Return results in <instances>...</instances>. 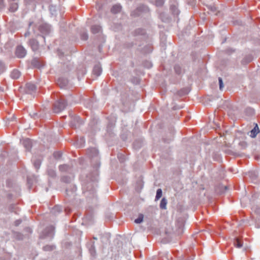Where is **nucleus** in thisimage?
<instances>
[{
  "label": "nucleus",
  "mask_w": 260,
  "mask_h": 260,
  "mask_svg": "<svg viewBox=\"0 0 260 260\" xmlns=\"http://www.w3.org/2000/svg\"><path fill=\"white\" fill-rule=\"evenodd\" d=\"M188 90L187 89H182L179 91H178V94L179 95V96H183V95H184L185 94H187L188 93Z\"/></svg>",
  "instance_id": "obj_40"
},
{
  "label": "nucleus",
  "mask_w": 260,
  "mask_h": 260,
  "mask_svg": "<svg viewBox=\"0 0 260 260\" xmlns=\"http://www.w3.org/2000/svg\"><path fill=\"white\" fill-rule=\"evenodd\" d=\"M171 10L173 12V13L174 14V15H178L179 14V11L177 9V8L175 6H172L171 7Z\"/></svg>",
  "instance_id": "obj_42"
},
{
  "label": "nucleus",
  "mask_w": 260,
  "mask_h": 260,
  "mask_svg": "<svg viewBox=\"0 0 260 260\" xmlns=\"http://www.w3.org/2000/svg\"><path fill=\"white\" fill-rule=\"evenodd\" d=\"M5 71V66L4 63L0 61V75Z\"/></svg>",
  "instance_id": "obj_48"
},
{
  "label": "nucleus",
  "mask_w": 260,
  "mask_h": 260,
  "mask_svg": "<svg viewBox=\"0 0 260 260\" xmlns=\"http://www.w3.org/2000/svg\"><path fill=\"white\" fill-rule=\"evenodd\" d=\"M31 64L36 68H41L44 66V63L39 58H34L31 61Z\"/></svg>",
  "instance_id": "obj_9"
},
{
  "label": "nucleus",
  "mask_w": 260,
  "mask_h": 260,
  "mask_svg": "<svg viewBox=\"0 0 260 260\" xmlns=\"http://www.w3.org/2000/svg\"><path fill=\"white\" fill-rule=\"evenodd\" d=\"M13 237L18 240H22L23 239V235L19 232H15L13 234Z\"/></svg>",
  "instance_id": "obj_28"
},
{
  "label": "nucleus",
  "mask_w": 260,
  "mask_h": 260,
  "mask_svg": "<svg viewBox=\"0 0 260 260\" xmlns=\"http://www.w3.org/2000/svg\"><path fill=\"white\" fill-rule=\"evenodd\" d=\"M26 88L27 92L29 93L35 91L36 89V86L35 84L31 83H28L26 84Z\"/></svg>",
  "instance_id": "obj_14"
},
{
  "label": "nucleus",
  "mask_w": 260,
  "mask_h": 260,
  "mask_svg": "<svg viewBox=\"0 0 260 260\" xmlns=\"http://www.w3.org/2000/svg\"><path fill=\"white\" fill-rule=\"evenodd\" d=\"M62 181L69 183L71 182L72 179L68 176H63L61 178Z\"/></svg>",
  "instance_id": "obj_41"
},
{
  "label": "nucleus",
  "mask_w": 260,
  "mask_h": 260,
  "mask_svg": "<svg viewBox=\"0 0 260 260\" xmlns=\"http://www.w3.org/2000/svg\"><path fill=\"white\" fill-rule=\"evenodd\" d=\"M162 196V190L160 188H158L156 190V194L155 196V200H159Z\"/></svg>",
  "instance_id": "obj_34"
},
{
  "label": "nucleus",
  "mask_w": 260,
  "mask_h": 260,
  "mask_svg": "<svg viewBox=\"0 0 260 260\" xmlns=\"http://www.w3.org/2000/svg\"><path fill=\"white\" fill-rule=\"evenodd\" d=\"M88 155L90 157L95 158V161L99 160V151L95 148H92L88 150Z\"/></svg>",
  "instance_id": "obj_7"
},
{
  "label": "nucleus",
  "mask_w": 260,
  "mask_h": 260,
  "mask_svg": "<svg viewBox=\"0 0 260 260\" xmlns=\"http://www.w3.org/2000/svg\"><path fill=\"white\" fill-rule=\"evenodd\" d=\"M175 73L178 75H181L183 72V70L179 64H175L174 66Z\"/></svg>",
  "instance_id": "obj_31"
},
{
  "label": "nucleus",
  "mask_w": 260,
  "mask_h": 260,
  "mask_svg": "<svg viewBox=\"0 0 260 260\" xmlns=\"http://www.w3.org/2000/svg\"><path fill=\"white\" fill-rule=\"evenodd\" d=\"M81 119L79 117H75L74 119V120L72 121L71 122V125L72 127L76 128L77 124L75 123V122H77V123L80 124Z\"/></svg>",
  "instance_id": "obj_29"
},
{
  "label": "nucleus",
  "mask_w": 260,
  "mask_h": 260,
  "mask_svg": "<svg viewBox=\"0 0 260 260\" xmlns=\"http://www.w3.org/2000/svg\"><path fill=\"white\" fill-rule=\"evenodd\" d=\"M32 32H34V34H37L34 29V23L30 22L29 23V26L27 31L25 33L24 36L25 37L28 36L30 35Z\"/></svg>",
  "instance_id": "obj_12"
},
{
  "label": "nucleus",
  "mask_w": 260,
  "mask_h": 260,
  "mask_svg": "<svg viewBox=\"0 0 260 260\" xmlns=\"http://www.w3.org/2000/svg\"><path fill=\"white\" fill-rule=\"evenodd\" d=\"M223 187L224 188V190H226L228 189V187L226 186H224Z\"/></svg>",
  "instance_id": "obj_57"
},
{
  "label": "nucleus",
  "mask_w": 260,
  "mask_h": 260,
  "mask_svg": "<svg viewBox=\"0 0 260 260\" xmlns=\"http://www.w3.org/2000/svg\"><path fill=\"white\" fill-rule=\"evenodd\" d=\"M167 200L165 198H163L160 203L159 207L161 209H166L167 208Z\"/></svg>",
  "instance_id": "obj_27"
},
{
  "label": "nucleus",
  "mask_w": 260,
  "mask_h": 260,
  "mask_svg": "<svg viewBox=\"0 0 260 260\" xmlns=\"http://www.w3.org/2000/svg\"><path fill=\"white\" fill-rule=\"evenodd\" d=\"M61 153L59 152H56L54 153L53 155L56 159H59L61 157Z\"/></svg>",
  "instance_id": "obj_47"
},
{
  "label": "nucleus",
  "mask_w": 260,
  "mask_h": 260,
  "mask_svg": "<svg viewBox=\"0 0 260 260\" xmlns=\"http://www.w3.org/2000/svg\"><path fill=\"white\" fill-rule=\"evenodd\" d=\"M81 38L83 40H87L88 38L87 33L86 32H82L81 35Z\"/></svg>",
  "instance_id": "obj_44"
},
{
  "label": "nucleus",
  "mask_w": 260,
  "mask_h": 260,
  "mask_svg": "<svg viewBox=\"0 0 260 260\" xmlns=\"http://www.w3.org/2000/svg\"><path fill=\"white\" fill-rule=\"evenodd\" d=\"M239 146H240L242 149H244L247 147V143L245 141H241L239 143Z\"/></svg>",
  "instance_id": "obj_46"
},
{
  "label": "nucleus",
  "mask_w": 260,
  "mask_h": 260,
  "mask_svg": "<svg viewBox=\"0 0 260 260\" xmlns=\"http://www.w3.org/2000/svg\"><path fill=\"white\" fill-rule=\"evenodd\" d=\"M151 2L154 3L155 5L157 6H162L164 4V0H151Z\"/></svg>",
  "instance_id": "obj_32"
},
{
  "label": "nucleus",
  "mask_w": 260,
  "mask_h": 260,
  "mask_svg": "<svg viewBox=\"0 0 260 260\" xmlns=\"http://www.w3.org/2000/svg\"><path fill=\"white\" fill-rule=\"evenodd\" d=\"M38 30L40 34H37L38 35H40L43 39L44 43L45 42V37L49 36L51 33L52 29L51 26L47 23H43L39 25L38 27Z\"/></svg>",
  "instance_id": "obj_3"
},
{
  "label": "nucleus",
  "mask_w": 260,
  "mask_h": 260,
  "mask_svg": "<svg viewBox=\"0 0 260 260\" xmlns=\"http://www.w3.org/2000/svg\"><path fill=\"white\" fill-rule=\"evenodd\" d=\"M25 4L31 9H35L36 7L35 0H24Z\"/></svg>",
  "instance_id": "obj_21"
},
{
  "label": "nucleus",
  "mask_w": 260,
  "mask_h": 260,
  "mask_svg": "<svg viewBox=\"0 0 260 260\" xmlns=\"http://www.w3.org/2000/svg\"><path fill=\"white\" fill-rule=\"evenodd\" d=\"M208 8L212 13H215V15H217V13L219 12V11H217L216 7L214 6H209Z\"/></svg>",
  "instance_id": "obj_35"
},
{
  "label": "nucleus",
  "mask_w": 260,
  "mask_h": 260,
  "mask_svg": "<svg viewBox=\"0 0 260 260\" xmlns=\"http://www.w3.org/2000/svg\"><path fill=\"white\" fill-rule=\"evenodd\" d=\"M259 128L257 124H256L254 128L250 131V136L252 138H254L256 137L257 134L259 133Z\"/></svg>",
  "instance_id": "obj_24"
},
{
  "label": "nucleus",
  "mask_w": 260,
  "mask_h": 260,
  "mask_svg": "<svg viewBox=\"0 0 260 260\" xmlns=\"http://www.w3.org/2000/svg\"><path fill=\"white\" fill-rule=\"evenodd\" d=\"M29 45L34 51L37 50L39 48V42L37 40L34 39L29 40Z\"/></svg>",
  "instance_id": "obj_10"
},
{
  "label": "nucleus",
  "mask_w": 260,
  "mask_h": 260,
  "mask_svg": "<svg viewBox=\"0 0 260 260\" xmlns=\"http://www.w3.org/2000/svg\"><path fill=\"white\" fill-rule=\"evenodd\" d=\"M58 54L60 57H61V56H63V53L61 52L60 50H58Z\"/></svg>",
  "instance_id": "obj_53"
},
{
  "label": "nucleus",
  "mask_w": 260,
  "mask_h": 260,
  "mask_svg": "<svg viewBox=\"0 0 260 260\" xmlns=\"http://www.w3.org/2000/svg\"><path fill=\"white\" fill-rule=\"evenodd\" d=\"M55 247L53 245H46L43 247L44 251H51L54 249Z\"/></svg>",
  "instance_id": "obj_39"
},
{
  "label": "nucleus",
  "mask_w": 260,
  "mask_h": 260,
  "mask_svg": "<svg viewBox=\"0 0 260 260\" xmlns=\"http://www.w3.org/2000/svg\"><path fill=\"white\" fill-rule=\"evenodd\" d=\"M142 51L144 53H150L152 51V48L150 46H147L143 49V50H142Z\"/></svg>",
  "instance_id": "obj_36"
},
{
  "label": "nucleus",
  "mask_w": 260,
  "mask_h": 260,
  "mask_svg": "<svg viewBox=\"0 0 260 260\" xmlns=\"http://www.w3.org/2000/svg\"><path fill=\"white\" fill-rule=\"evenodd\" d=\"M148 11V8L147 6H146L145 5L140 6L139 7H138V8L136 10V11L138 12V14L137 15H140V14L138 13V12H147Z\"/></svg>",
  "instance_id": "obj_25"
},
{
  "label": "nucleus",
  "mask_w": 260,
  "mask_h": 260,
  "mask_svg": "<svg viewBox=\"0 0 260 260\" xmlns=\"http://www.w3.org/2000/svg\"><path fill=\"white\" fill-rule=\"evenodd\" d=\"M18 8L17 2H14L10 4L9 10L12 12H15Z\"/></svg>",
  "instance_id": "obj_17"
},
{
  "label": "nucleus",
  "mask_w": 260,
  "mask_h": 260,
  "mask_svg": "<svg viewBox=\"0 0 260 260\" xmlns=\"http://www.w3.org/2000/svg\"><path fill=\"white\" fill-rule=\"evenodd\" d=\"M21 220L18 219L15 221V226H18L21 223Z\"/></svg>",
  "instance_id": "obj_52"
},
{
  "label": "nucleus",
  "mask_w": 260,
  "mask_h": 260,
  "mask_svg": "<svg viewBox=\"0 0 260 260\" xmlns=\"http://www.w3.org/2000/svg\"><path fill=\"white\" fill-rule=\"evenodd\" d=\"M27 183H28V184L29 185L28 187L30 188V185L32 183V180L28 177H27Z\"/></svg>",
  "instance_id": "obj_50"
},
{
  "label": "nucleus",
  "mask_w": 260,
  "mask_h": 260,
  "mask_svg": "<svg viewBox=\"0 0 260 260\" xmlns=\"http://www.w3.org/2000/svg\"><path fill=\"white\" fill-rule=\"evenodd\" d=\"M15 54L18 57L23 58L26 54V50L23 46L19 45L16 48Z\"/></svg>",
  "instance_id": "obj_6"
},
{
  "label": "nucleus",
  "mask_w": 260,
  "mask_h": 260,
  "mask_svg": "<svg viewBox=\"0 0 260 260\" xmlns=\"http://www.w3.org/2000/svg\"><path fill=\"white\" fill-rule=\"evenodd\" d=\"M93 73L96 76H99L102 73V68L100 64H96L94 66L93 69Z\"/></svg>",
  "instance_id": "obj_15"
},
{
  "label": "nucleus",
  "mask_w": 260,
  "mask_h": 260,
  "mask_svg": "<svg viewBox=\"0 0 260 260\" xmlns=\"http://www.w3.org/2000/svg\"><path fill=\"white\" fill-rule=\"evenodd\" d=\"M57 83L61 88H63L67 85L68 81L65 78H60L57 80Z\"/></svg>",
  "instance_id": "obj_13"
},
{
  "label": "nucleus",
  "mask_w": 260,
  "mask_h": 260,
  "mask_svg": "<svg viewBox=\"0 0 260 260\" xmlns=\"http://www.w3.org/2000/svg\"><path fill=\"white\" fill-rule=\"evenodd\" d=\"M121 6L119 4L114 5L111 8V12L114 14H116L121 11Z\"/></svg>",
  "instance_id": "obj_22"
},
{
  "label": "nucleus",
  "mask_w": 260,
  "mask_h": 260,
  "mask_svg": "<svg viewBox=\"0 0 260 260\" xmlns=\"http://www.w3.org/2000/svg\"><path fill=\"white\" fill-rule=\"evenodd\" d=\"M178 229L176 231V233L178 235H181L183 233V227L184 224L182 222H178L177 223Z\"/></svg>",
  "instance_id": "obj_16"
},
{
  "label": "nucleus",
  "mask_w": 260,
  "mask_h": 260,
  "mask_svg": "<svg viewBox=\"0 0 260 260\" xmlns=\"http://www.w3.org/2000/svg\"><path fill=\"white\" fill-rule=\"evenodd\" d=\"M24 147L25 148L26 150L29 151L32 146L31 141L29 139H24L22 142Z\"/></svg>",
  "instance_id": "obj_11"
},
{
  "label": "nucleus",
  "mask_w": 260,
  "mask_h": 260,
  "mask_svg": "<svg viewBox=\"0 0 260 260\" xmlns=\"http://www.w3.org/2000/svg\"><path fill=\"white\" fill-rule=\"evenodd\" d=\"M76 189L77 188L75 185H70V186L66 189L67 196L74 197Z\"/></svg>",
  "instance_id": "obj_8"
},
{
  "label": "nucleus",
  "mask_w": 260,
  "mask_h": 260,
  "mask_svg": "<svg viewBox=\"0 0 260 260\" xmlns=\"http://www.w3.org/2000/svg\"><path fill=\"white\" fill-rule=\"evenodd\" d=\"M59 170L61 172H68L70 170V167L67 165H62L59 166Z\"/></svg>",
  "instance_id": "obj_30"
},
{
  "label": "nucleus",
  "mask_w": 260,
  "mask_h": 260,
  "mask_svg": "<svg viewBox=\"0 0 260 260\" xmlns=\"http://www.w3.org/2000/svg\"><path fill=\"white\" fill-rule=\"evenodd\" d=\"M48 175L50 177L54 178L56 176V172L54 170L49 169L48 170Z\"/></svg>",
  "instance_id": "obj_33"
},
{
  "label": "nucleus",
  "mask_w": 260,
  "mask_h": 260,
  "mask_svg": "<svg viewBox=\"0 0 260 260\" xmlns=\"http://www.w3.org/2000/svg\"><path fill=\"white\" fill-rule=\"evenodd\" d=\"M234 244L235 246L237 248H241L243 246V242L239 237H236L234 239Z\"/></svg>",
  "instance_id": "obj_19"
},
{
  "label": "nucleus",
  "mask_w": 260,
  "mask_h": 260,
  "mask_svg": "<svg viewBox=\"0 0 260 260\" xmlns=\"http://www.w3.org/2000/svg\"><path fill=\"white\" fill-rule=\"evenodd\" d=\"M54 227L52 225L46 228L40 235V238L52 239L54 235Z\"/></svg>",
  "instance_id": "obj_5"
},
{
  "label": "nucleus",
  "mask_w": 260,
  "mask_h": 260,
  "mask_svg": "<svg viewBox=\"0 0 260 260\" xmlns=\"http://www.w3.org/2000/svg\"><path fill=\"white\" fill-rule=\"evenodd\" d=\"M4 7V5L3 4V1L0 0V11L2 10V9Z\"/></svg>",
  "instance_id": "obj_51"
},
{
  "label": "nucleus",
  "mask_w": 260,
  "mask_h": 260,
  "mask_svg": "<svg viewBox=\"0 0 260 260\" xmlns=\"http://www.w3.org/2000/svg\"><path fill=\"white\" fill-rule=\"evenodd\" d=\"M143 220V215L142 214H140L138 217L135 220V222L136 223H140Z\"/></svg>",
  "instance_id": "obj_38"
},
{
  "label": "nucleus",
  "mask_w": 260,
  "mask_h": 260,
  "mask_svg": "<svg viewBox=\"0 0 260 260\" xmlns=\"http://www.w3.org/2000/svg\"><path fill=\"white\" fill-rule=\"evenodd\" d=\"M120 160H121V161H124V156H121V158H120Z\"/></svg>",
  "instance_id": "obj_55"
},
{
  "label": "nucleus",
  "mask_w": 260,
  "mask_h": 260,
  "mask_svg": "<svg viewBox=\"0 0 260 260\" xmlns=\"http://www.w3.org/2000/svg\"><path fill=\"white\" fill-rule=\"evenodd\" d=\"M218 82H219V89L220 90H222L224 86H223L222 79L221 77L218 78Z\"/></svg>",
  "instance_id": "obj_45"
},
{
  "label": "nucleus",
  "mask_w": 260,
  "mask_h": 260,
  "mask_svg": "<svg viewBox=\"0 0 260 260\" xmlns=\"http://www.w3.org/2000/svg\"><path fill=\"white\" fill-rule=\"evenodd\" d=\"M249 176L252 180H255L257 178V175L255 172H250L249 173Z\"/></svg>",
  "instance_id": "obj_43"
},
{
  "label": "nucleus",
  "mask_w": 260,
  "mask_h": 260,
  "mask_svg": "<svg viewBox=\"0 0 260 260\" xmlns=\"http://www.w3.org/2000/svg\"><path fill=\"white\" fill-rule=\"evenodd\" d=\"M98 181L96 175L90 174L87 176L86 180L83 184V191L88 198H92L95 196V188Z\"/></svg>",
  "instance_id": "obj_1"
},
{
  "label": "nucleus",
  "mask_w": 260,
  "mask_h": 260,
  "mask_svg": "<svg viewBox=\"0 0 260 260\" xmlns=\"http://www.w3.org/2000/svg\"><path fill=\"white\" fill-rule=\"evenodd\" d=\"M38 117V114L37 113L34 114V117Z\"/></svg>",
  "instance_id": "obj_56"
},
{
  "label": "nucleus",
  "mask_w": 260,
  "mask_h": 260,
  "mask_svg": "<svg viewBox=\"0 0 260 260\" xmlns=\"http://www.w3.org/2000/svg\"><path fill=\"white\" fill-rule=\"evenodd\" d=\"M250 61H251V59H250V58H249V59L248 60L247 62H250Z\"/></svg>",
  "instance_id": "obj_60"
},
{
  "label": "nucleus",
  "mask_w": 260,
  "mask_h": 260,
  "mask_svg": "<svg viewBox=\"0 0 260 260\" xmlns=\"http://www.w3.org/2000/svg\"><path fill=\"white\" fill-rule=\"evenodd\" d=\"M134 147L136 148V149H138L139 148H140L141 147V145L140 144H138V142L137 141H135L134 143Z\"/></svg>",
  "instance_id": "obj_49"
},
{
  "label": "nucleus",
  "mask_w": 260,
  "mask_h": 260,
  "mask_svg": "<svg viewBox=\"0 0 260 260\" xmlns=\"http://www.w3.org/2000/svg\"><path fill=\"white\" fill-rule=\"evenodd\" d=\"M147 63L149 64V66H147V67L148 68H150L152 66L151 63H150V62H148Z\"/></svg>",
  "instance_id": "obj_54"
},
{
  "label": "nucleus",
  "mask_w": 260,
  "mask_h": 260,
  "mask_svg": "<svg viewBox=\"0 0 260 260\" xmlns=\"http://www.w3.org/2000/svg\"><path fill=\"white\" fill-rule=\"evenodd\" d=\"M2 91V89L1 87L0 86V91Z\"/></svg>",
  "instance_id": "obj_61"
},
{
  "label": "nucleus",
  "mask_w": 260,
  "mask_h": 260,
  "mask_svg": "<svg viewBox=\"0 0 260 260\" xmlns=\"http://www.w3.org/2000/svg\"><path fill=\"white\" fill-rule=\"evenodd\" d=\"M93 238L94 239V240H97L98 238L96 237H93Z\"/></svg>",
  "instance_id": "obj_59"
},
{
  "label": "nucleus",
  "mask_w": 260,
  "mask_h": 260,
  "mask_svg": "<svg viewBox=\"0 0 260 260\" xmlns=\"http://www.w3.org/2000/svg\"><path fill=\"white\" fill-rule=\"evenodd\" d=\"M88 249L91 255L94 256L96 253L95 248L94 246V242L89 244Z\"/></svg>",
  "instance_id": "obj_23"
},
{
  "label": "nucleus",
  "mask_w": 260,
  "mask_h": 260,
  "mask_svg": "<svg viewBox=\"0 0 260 260\" xmlns=\"http://www.w3.org/2000/svg\"><path fill=\"white\" fill-rule=\"evenodd\" d=\"M67 106V102L64 99L60 98L53 104V111L54 113H59L63 110Z\"/></svg>",
  "instance_id": "obj_4"
},
{
  "label": "nucleus",
  "mask_w": 260,
  "mask_h": 260,
  "mask_svg": "<svg viewBox=\"0 0 260 260\" xmlns=\"http://www.w3.org/2000/svg\"><path fill=\"white\" fill-rule=\"evenodd\" d=\"M41 164V161L40 159H36V160H35L34 165L36 169L38 170L39 169Z\"/></svg>",
  "instance_id": "obj_37"
},
{
  "label": "nucleus",
  "mask_w": 260,
  "mask_h": 260,
  "mask_svg": "<svg viewBox=\"0 0 260 260\" xmlns=\"http://www.w3.org/2000/svg\"><path fill=\"white\" fill-rule=\"evenodd\" d=\"M91 31L94 34H100L101 32V27L99 25H93L91 27Z\"/></svg>",
  "instance_id": "obj_20"
},
{
  "label": "nucleus",
  "mask_w": 260,
  "mask_h": 260,
  "mask_svg": "<svg viewBox=\"0 0 260 260\" xmlns=\"http://www.w3.org/2000/svg\"><path fill=\"white\" fill-rule=\"evenodd\" d=\"M65 211L68 213L70 212V210L68 211L67 209H65Z\"/></svg>",
  "instance_id": "obj_58"
},
{
  "label": "nucleus",
  "mask_w": 260,
  "mask_h": 260,
  "mask_svg": "<svg viewBox=\"0 0 260 260\" xmlns=\"http://www.w3.org/2000/svg\"><path fill=\"white\" fill-rule=\"evenodd\" d=\"M62 211V208L58 205L55 206L51 210V213L54 214H56L60 213Z\"/></svg>",
  "instance_id": "obj_26"
},
{
  "label": "nucleus",
  "mask_w": 260,
  "mask_h": 260,
  "mask_svg": "<svg viewBox=\"0 0 260 260\" xmlns=\"http://www.w3.org/2000/svg\"><path fill=\"white\" fill-rule=\"evenodd\" d=\"M133 36L136 42L135 43H133L132 46L135 45L140 46L141 45L138 44L137 42L145 41L147 38L145 30L142 28H138L135 30L133 32Z\"/></svg>",
  "instance_id": "obj_2"
},
{
  "label": "nucleus",
  "mask_w": 260,
  "mask_h": 260,
  "mask_svg": "<svg viewBox=\"0 0 260 260\" xmlns=\"http://www.w3.org/2000/svg\"><path fill=\"white\" fill-rule=\"evenodd\" d=\"M21 73L17 69L13 70L11 73V77L13 79H17L20 76Z\"/></svg>",
  "instance_id": "obj_18"
}]
</instances>
